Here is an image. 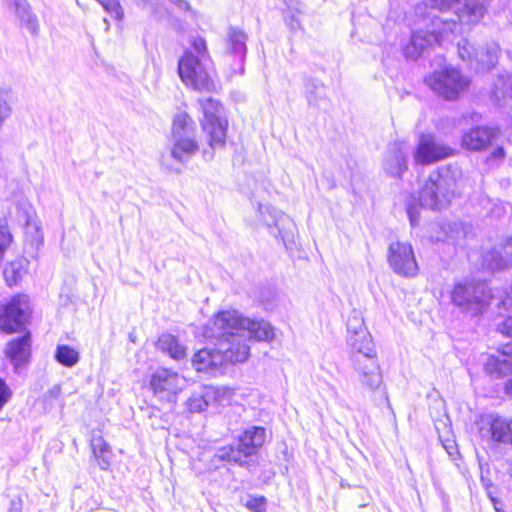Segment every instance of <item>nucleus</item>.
Listing matches in <instances>:
<instances>
[{
  "instance_id": "obj_3",
  "label": "nucleus",
  "mask_w": 512,
  "mask_h": 512,
  "mask_svg": "<svg viewBox=\"0 0 512 512\" xmlns=\"http://www.w3.org/2000/svg\"><path fill=\"white\" fill-rule=\"evenodd\" d=\"M452 303L463 313L478 316L484 313L494 299H499L498 307L505 309L512 306V297L507 291L493 292L485 283L459 282L450 293Z\"/></svg>"
},
{
  "instance_id": "obj_8",
  "label": "nucleus",
  "mask_w": 512,
  "mask_h": 512,
  "mask_svg": "<svg viewBox=\"0 0 512 512\" xmlns=\"http://www.w3.org/2000/svg\"><path fill=\"white\" fill-rule=\"evenodd\" d=\"M199 102L203 111L201 126L207 135L210 148H223L226 142L227 120L221 117V104L210 97L200 99Z\"/></svg>"
},
{
  "instance_id": "obj_23",
  "label": "nucleus",
  "mask_w": 512,
  "mask_h": 512,
  "mask_svg": "<svg viewBox=\"0 0 512 512\" xmlns=\"http://www.w3.org/2000/svg\"><path fill=\"white\" fill-rule=\"evenodd\" d=\"M484 263L492 270L503 269L512 265V236L508 237L501 251L492 250L484 257Z\"/></svg>"
},
{
  "instance_id": "obj_13",
  "label": "nucleus",
  "mask_w": 512,
  "mask_h": 512,
  "mask_svg": "<svg viewBox=\"0 0 512 512\" xmlns=\"http://www.w3.org/2000/svg\"><path fill=\"white\" fill-rule=\"evenodd\" d=\"M476 426L480 439L490 447L498 443H512V429L505 418L484 414L478 418Z\"/></svg>"
},
{
  "instance_id": "obj_16",
  "label": "nucleus",
  "mask_w": 512,
  "mask_h": 512,
  "mask_svg": "<svg viewBox=\"0 0 512 512\" xmlns=\"http://www.w3.org/2000/svg\"><path fill=\"white\" fill-rule=\"evenodd\" d=\"M454 150L432 135H421L414 152L417 164L429 165L453 155Z\"/></svg>"
},
{
  "instance_id": "obj_46",
  "label": "nucleus",
  "mask_w": 512,
  "mask_h": 512,
  "mask_svg": "<svg viewBox=\"0 0 512 512\" xmlns=\"http://www.w3.org/2000/svg\"><path fill=\"white\" fill-rule=\"evenodd\" d=\"M492 157L493 158H503L504 157V149L502 147H498L496 148L493 152H492Z\"/></svg>"
},
{
  "instance_id": "obj_30",
  "label": "nucleus",
  "mask_w": 512,
  "mask_h": 512,
  "mask_svg": "<svg viewBox=\"0 0 512 512\" xmlns=\"http://www.w3.org/2000/svg\"><path fill=\"white\" fill-rule=\"evenodd\" d=\"M173 137L194 135V121L186 112H179L173 119Z\"/></svg>"
},
{
  "instance_id": "obj_24",
  "label": "nucleus",
  "mask_w": 512,
  "mask_h": 512,
  "mask_svg": "<svg viewBox=\"0 0 512 512\" xmlns=\"http://www.w3.org/2000/svg\"><path fill=\"white\" fill-rule=\"evenodd\" d=\"M173 147L171 156L178 162H186L199 149L198 143L194 139V135L173 137Z\"/></svg>"
},
{
  "instance_id": "obj_10",
  "label": "nucleus",
  "mask_w": 512,
  "mask_h": 512,
  "mask_svg": "<svg viewBox=\"0 0 512 512\" xmlns=\"http://www.w3.org/2000/svg\"><path fill=\"white\" fill-rule=\"evenodd\" d=\"M426 84L447 100L456 99L469 86V79L455 68L435 71L425 77Z\"/></svg>"
},
{
  "instance_id": "obj_38",
  "label": "nucleus",
  "mask_w": 512,
  "mask_h": 512,
  "mask_svg": "<svg viewBox=\"0 0 512 512\" xmlns=\"http://www.w3.org/2000/svg\"><path fill=\"white\" fill-rule=\"evenodd\" d=\"M301 13L300 9L297 8L295 10H287L285 12V22L289 26V28L293 31L300 29V21L298 19V15Z\"/></svg>"
},
{
  "instance_id": "obj_48",
  "label": "nucleus",
  "mask_w": 512,
  "mask_h": 512,
  "mask_svg": "<svg viewBox=\"0 0 512 512\" xmlns=\"http://www.w3.org/2000/svg\"><path fill=\"white\" fill-rule=\"evenodd\" d=\"M11 509H10V512H20L21 510V507L19 504H16L15 502H12L11 504Z\"/></svg>"
},
{
  "instance_id": "obj_12",
  "label": "nucleus",
  "mask_w": 512,
  "mask_h": 512,
  "mask_svg": "<svg viewBox=\"0 0 512 512\" xmlns=\"http://www.w3.org/2000/svg\"><path fill=\"white\" fill-rule=\"evenodd\" d=\"M30 317L27 296L18 295L0 306V330L5 333L21 331Z\"/></svg>"
},
{
  "instance_id": "obj_41",
  "label": "nucleus",
  "mask_w": 512,
  "mask_h": 512,
  "mask_svg": "<svg viewBox=\"0 0 512 512\" xmlns=\"http://www.w3.org/2000/svg\"><path fill=\"white\" fill-rule=\"evenodd\" d=\"M11 397V391L4 380L0 379V410Z\"/></svg>"
},
{
  "instance_id": "obj_31",
  "label": "nucleus",
  "mask_w": 512,
  "mask_h": 512,
  "mask_svg": "<svg viewBox=\"0 0 512 512\" xmlns=\"http://www.w3.org/2000/svg\"><path fill=\"white\" fill-rule=\"evenodd\" d=\"M347 332L348 335L358 334L364 342L369 341V332L364 326V320L362 314L358 310H353L347 320Z\"/></svg>"
},
{
  "instance_id": "obj_34",
  "label": "nucleus",
  "mask_w": 512,
  "mask_h": 512,
  "mask_svg": "<svg viewBox=\"0 0 512 512\" xmlns=\"http://www.w3.org/2000/svg\"><path fill=\"white\" fill-rule=\"evenodd\" d=\"M306 97L309 104L317 105L318 100L324 97V87L322 84L309 80L305 85Z\"/></svg>"
},
{
  "instance_id": "obj_45",
  "label": "nucleus",
  "mask_w": 512,
  "mask_h": 512,
  "mask_svg": "<svg viewBox=\"0 0 512 512\" xmlns=\"http://www.w3.org/2000/svg\"><path fill=\"white\" fill-rule=\"evenodd\" d=\"M172 3L177 4L181 9H189V3L186 0H169Z\"/></svg>"
},
{
  "instance_id": "obj_2",
  "label": "nucleus",
  "mask_w": 512,
  "mask_h": 512,
  "mask_svg": "<svg viewBox=\"0 0 512 512\" xmlns=\"http://www.w3.org/2000/svg\"><path fill=\"white\" fill-rule=\"evenodd\" d=\"M490 0H465L459 10L457 19L432 18L426 29L420 28L411 34L409 42L404 46L403 53L407 59L416 60L434 44L440 43L445 36L455 33L460 24H476L485 13Z\"/></svg>"
},
{
  "instance_id": "obj_14",
  "label": "nucleus",
  "mask_w": 512,
  "mask_h": 512,
  "mask_svg": "<svg viewBox=\"0 0 512 512\" xmlns=\"http://www.w3.org/2000/svg\"><path fill=\"white\" fill-rule=\"evenodd\" d=\"M257 221L259 224L265 225L270 234L279 237L285 246L292 241L294 223L286 214L268 204H259Z\"/></svg>"
},
{
  "instance_id": "obj_22",
  "label": "nucleus",
  "mask_w": 512,
  "mask_h": 512,
  "mask_svg": "<svg viewBox=\"0 0 512 512\" xmlns=\"http://www.w3.org/2000/svg\"><path fill=\"white\" fill-rule=\"evenodd\" d=\"M459 2L460 0H422L415 6L414 12L415 15L423 21L431 22L432 18H440L439 16L434 15L431 10L447 12Z\"/></svg>"
},
{
  "instance_id": "obj_25",
  "label": "nucleus",
  "mask_w": 512,
  "mask_h": 512,
  "mask_svg": "<svg viewBox=\"0 0 512 512\" xmlns=\"http://www.w3.org/2000/svg\"><path fill=\"white\" fill-rule=\"evenodd\" d=\"M246 41L247 35L244 31L230 27L227 32V50L231 54L235 55L239 59L240 64L242 65L246 56ZM243 71V67L241 66V72Z\"/></svg>"
},
{
  "instance_id": "obj_37",
  "label": "nucleus",
  "mask_w": 512,
  "mask_h": 512,
  "mask_svg": "<svg viewBox=\"0 0 512 512\" xmlns=\"http://www.w3.org/2000/svg\"><path fill=\"white\" fill-rule=\"evenodd\" d=\"M103 8L115 19H121L123 16L122 8L118 0H97Z\"/></svg>"
},
{
  "instance_id": "obj_7",
  "label": "nucleus",
  "mask_w": 512,
  "mask_h": 512,
  "mask_svg": "<svg viewBox=\"0 0 512 512\" xmlns=\"http://www.w3.org/2000/svg\"><path fill=\"white\" fill-rule=\"evenodd\" d=\"M265 437L266 431L263 427H250L239 437L238 442L219 448L215 456L221 461L248 468L249 458L257 454L265 442Z\"/></svg>"
},
{
  "instance_id": "obj_9",
  "label": "nucleus",
  "mask_w": 512,
  "mask_h": 512,
  "mask_svg": "<svg viewBox=\"0 0 512 512\" xmlns=\"http://www.w3.org/2000/svg\"><path fill=\"white\" fill-rule=\"evenodd\" d=\"M458 54L462 60L470 63L477 72H489L495 68L500 55V46L496 42H489L475 47L468 40L458 43Z\"/></svg>"
},
{
  "instance_id": "obj_21",
  "label": "nucleus",
  "mask_w": 512,
  "mask_h": 512,
  "mask_svg": "<svg viewBox=\"0 0 512 512\" xmlns=\"http://www.w3.org/2000/svg\"><path fill=\"white\" fill-rule=\"evenodd\" d=\"M30 347V333H26L22 337L12 340L7 344L5 349L6 356L10 359L16 369L28 362L30 357Z\"/></svg>"
},
{
  "instance_id": "obj_50",
  "label": "nucleus",
  "mask_w": 512,
  "mask_h": 512,
  "mask_svg": "<svg viewBox=\"0 0 512 512\" xmlns=\"http://www.w3.org/2000/svg\"><path fill=\"white\" fill-rule=\"evenodd\" d=\"M509 473H510V475L512 476V463H511V466H510V468H509Z\"/></svg>"
},
{
  "instance_id": "obj_40",
  "label": "nucleus",
  "mask_w": 512,
  "mask_h": 512,
  "mask_svg": "<svg viewBox=\"0 0 512 512\" xmlns=\"http://www.w3.org/2000/svg\"><path fill=\"white\" fill-rule=\"evenodd\" d=\"M266 500L264 497H254L247 501L246 507L253 512H262L265 509Z\"/></svg>"
},
{
  "instance_id": "obj_15",
  "label": "nucleus",
  "mask_w": 512,
  "mask_h": 512,
  "mask_svg": "<svg viewBox=\"0 0 512 512\" xmlns=\"http://www.w3.org/2000/svg\"><path fill=\"white\" fill-rule=\"evenodd\" d=\"M388 263L392 270L404 277H415L418 264L412 246L406 242H392L388 248Z\"/></svg>"
},
{
  "instance_id": "obj_29",
  "label": "nucleus",
  "mask_w": 512,
  "mask_h": 512,
  "mask_svg": "<svg viewBox=\"0 0 512 512\" xmlns=\"http://www.w3.org/2000/svg\"><path fill=\"white\" fill-rule=\"evenodd\" d=\"M492 94L497 101L512 99L511 75L499 74L493 83Z\"/></svg>"
},
{
  "instance_id": "obj_19",
  "label": "nucleus",
  "mask_w": 512,
  "mask_h": 512,
  "mask_svg": "<svg viewBox=\"0 0 512 512\" xmlns=\"http://www.w3.org/2000/svg\"><path fill=\"white\" fill-rule=\"evenodd\" d=\"M408 145L405 141L391 143L385 155L384 169L392 177H400L407 170Z\"/></svg>"
},
{
  "instance_id": "obj_28",
  "label": "nucleus",
  "mask_w": 512,
  "mask_h": 512,
  "mask_svg": "<svg viewBox=\"0 0 512 512\" xmlns=\"http://www.w3.org/2000/svg\"><path fill=\"white\" fill-rule=\"evenodd\" d=\"M157 345L160 350L167 352L174 359H182L186 355L185 347L171 334L161 335Z\"/></svg>"
},
{
  "instance_id": "obj_5",
  "label": "nucleus",
  "mask_w": 512,
  "mask_h": 512,
  "mask_svg": "<svg viewBox=\"0 0 512 512\" xmlns=\"http://www.w3.org/2000/svg\"><path fill=\"white\" fill-rule=\"evenodd\" d=\"M456 190V179L448 169L433 172L419 192L422 207L441 210L446 207Z\"/></svg>"
},
{
  "instance_id": "obj_35",
  "label": "nucleus",
  "mask_w": 512,
  "mask_h": 512,
  "mask_svg": "<svg viewBox=\"0 0 512 512\" xmlns=\"http://www.w3.org/2000/svg\"><path fill=\"white\" fill-rule=\"evenodd\" d=\"M12 241L13 237L7 222L4 219H0V263L2 262L4 255Z\"/></svg>"
},
{
  "instance_id": "obj_47",
  "label": "nucleus",
  "mask_w": 512,
  "mask_h": 512,
  "mask_svg": "<svg viewBox=\"0 0 512 512\" xmlns=\"http://www.w3.org/2000/svg\"><path fill=\"white\" fill-rule=\"evenodd\" d=\"M505 392L507 395L512 397V378L509 379L505 384Z\"/></svg>"
},
{
  "instance_id": "obj_32",
  "label": "nucleus",
  "mask_w": 512,
  "mask_h": 512,
  "mask_svg": "<svg viewBox=\"0 0 512 512\" xmlns=\"http://www.w3.org/2000/svg\"><path fill=\"white\" fill-rule=\"evenodd\" d=\"M25 273L26 270L24 268L23 262L18 260L9 263L5 267L3 275L6 283L9 286H13L18 284V282L22 279Z\"/></svg>"
},
{
  "instance_id": "obj_17",
  "label": "nucleus",
  "mask_w": 512,
  "mask_h": 512,
  "mask_svg": "<svg viewBox=\"0 0 512 512\" xmlns=\"http://www.w3.org/2000/svg\"><path fill=\"white\" fill-rule=\"evenodd\" d=\"M184 380L177 373L167 369L157 370L151 378L150 386L161 401L173 402L182 389Z\"/></svg>"
},
{
  "instance_id": "obj_36",
  "label": "nucleus",
  "mask_w": 512,
  "mask_h": 512,
  "mask_svg": "<svg viewBox=\"0 0 512 512\" xmlns=\"http://www.w3.org/2000/svg\"><path fill=\"white\" fill-rule=\"evenodd\" d=\"M186 405L190 412L196 413L205 410L208 406V401L202 395H193L187 400Z\"/></svg>"
},
{
  "instance_id": "obj_4",
  "label": "nucleus",
  "mask_w": 512,
  "mask_h": 512,
  "mask_svg": "<svg viewBox=\"0 0 512 512\" xmlns=\"http://www.w3.org/2000/svg\"><path fill=\"white\" fill-rule=\"evenodd\" d=\"M347 343L354 370L362 385L372 391L378 389L382 384V375L371 335L365 343L358 334H351L347 336Z\"/></svg>"
},
{
  "instance_id": "obj_6",
  "label": "nucleus",
  "mask_w": 512,
  "mask_h": 512,
  "mask_svg": "<svg viewBox=\"0 0 512 512\" xmlns=\"http://www.w3.org/2000/svg\"><path fill=\"white\" fill-rule=\"evenodd\" d=\"M212 72L211 58L195 57L192 52H186L178 62V73L182 82L195 91L216 90Z\"/></svg>"
},
{
  "instance_id": "obj_1",
  "label": "nucleus",
  "mask_w": 512,
  "mask_h": 512,
  "mask_svg": "<svg viewBox=\"0 0 512 512\" xmlns=\"http://www.w3.org/2000/svg\"><path fill=\"white\" fill-rule=\"evenodd\" d=\"M204 335L207 338L215 339L216 346L222 342L229 344V353L245 352L241 360L228 361V363H242L250 355L249 342L271 341L274 338V330L270 323L264 320H253L244 317L236 310L219 312L205 326Z\"/></svg>"
},
{
  "instance_id": "obj_18",
  "label": "nucleus",
  "mask_w": 512,
  "mask_h": 512,
  "mask_svg": "<svg viewBox=\"0 0 512 512\" xmlns=\"http://www.w3.org/2000/svg\"><path fill=\"white\" fill-rule=\"evenodd\" d=\"M484 370L492 378H504L512 374V342L489 355L484 363Z\"/></svg>"
},
{
  "instance_id": "obj_44",
  "label": "nucleus",
  "mask_w": 512,
  "mask_h": 512,
  "mask_svg": "<svg viewBox=\"0 0 512 512\" xmlns=\"http://www.w3.org/2000/svg\"><path fill=\"white\" fill-rule=\"evenodd\" d=\"M26 2L27 0H3L4 5L11 11L15 10Z\"/></svg>"
},
{
  "instance_id": "obj_39",
  "label": "nucleus",
  "mask_w": 512,
  "mask_h": 512,
  "mask_svg": "<svg viewBox=\"0 0 512 512\" xmlns=\"http://www.w3.org/2000/svg\"><path fill=\"white\" fill-rule=\"evenodd\" d=\"M194 51L197 53L195 57L210 58L207 51L206 42L201 37H196L191 42Z\"/></svg>"
},
{
  "instance_id": "obj_27",
  "label": "nucleus",
  "mask_w": 512,
  "mask_h": 512,
  "mask_svg": "<svg viewBox=\"0 0 512 512\" xmlns=\"http://www.w3.org/2000/svg\"><path fill=\"white\" fill-rule=\"evenodd\" d=\"M91 447L99 467L102 470H107L110 466L112 453L106 441L101 436H94L91 440Z\"/></svg>"
},
{
  "instance_id": "obj_26",
  "label": "nucleus",
  "mask_w": 512,
  "mask_h": 512,
  "mask_svg": "<svg viewBox=\"0 0 512 512\" xmlns=\"http://www.w3.org/2000/svg\"><path fill=\"white\" fill-rule=\"evenodd\" d=\"M13 13L15 14L22 27H24L32 35H38L40 30L38 17L32 11L28 1L13 10Z\"/></svg>"
},
{
  "instance_id": "obj_49",
  "label": "nucleus",
  "mask_w": 512,
  "mask_h": 512,
  "mask_svg": "<svg viewBox=\"0 0 512 512\" xmlns=\"http://www.w3.org/2000/svg\"><path fill=\"white\" fill-rule=\"evenodd\" d=\"M203 156H204L205 159L210 160V159L213 158V152H209L207 150H204L203 151Z\"/></svg>"
},
{
  "instance_id": "obj_43",
  "label": "nucleus",
  "mask_w": 512,
  "mask_h": 512,
  "mask_svg": "<svg viewBox=\"0 0 512 512\" xmlns=\"http://www.w3.org/2000/svg\"><path fill=\"white\" fill-rule=\"evenodd\" d=\"M407 214L410 219L411 225H416L418 222V211L416 210V208L412 205H408Z\"/></svg>"
},
{
  "instance_id": "obj_33",
  "label": "nucleus",
  "mask_w": 512,
  "mask_h": 512,
  "mask_svg": "<svg viewBox=\"0 0 512 512\" xmlns=\"http://www.w3.org/2000/svg\"><path fill=\"white\" fill-rule=\"evenodd\" d=\"M55 358L60 364L72 367L78 363L79 353L67 345H59L56 349Z\"/></svg>"
},
{
  "instance_id": "obj_20",
  "label": "nucleus",
  "mask_w": 512,
  "mask_h": 512,
  "mask_svg": "<svg viewBox=\"0 0 512 512\" xmlns=\"http://www.w3.org/2000/svg\"><path fill=\"white\" fill-rule=\"evenodd\" d=\"M498 133L499 130L495 128L480 126L472 128L463 135L462 146L473 151L483 150L488 147Z\"/></svg>"
},
{
  "instance_id": "obj_11",
  "label": "nucleus",
  "mask_w": 512,
  "mask_h": 512,
  "mask_svg": "<svg viewBox=\"0 0 512 512\" xmlns=\"http://www.w3.org/2000/svg\"><path fill=\"white\" fill-rule=\"evenodd\" d=\"M229 344L222 342L214 349L204 348L196 352L192 359V365L198 372L214 374L228 361L241 360L245 352L229 353Z\"/></svg>"
},
{
  "instance_id": "obj_42",
  "label": "nucleus",
  "mask_w": 512,
  "mask_h": 512,
  "mask_svg": "<svg viewBox=\"0 0 512 512\" xmlns=\"http://www.w3.org/2000/svg\"><path fill=\"white\" fill-rule=\"evenodd\" d=\"M498 330L507 336H512V315L498 324Z\"/></svg>"
}]
</instances>
